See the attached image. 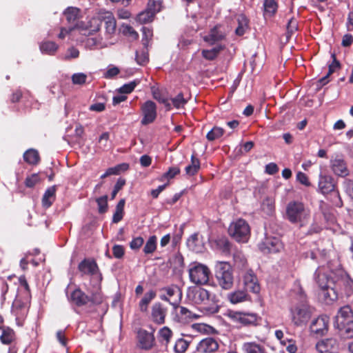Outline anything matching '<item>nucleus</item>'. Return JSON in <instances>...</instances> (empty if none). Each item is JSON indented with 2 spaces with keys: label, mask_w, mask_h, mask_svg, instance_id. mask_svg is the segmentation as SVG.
<instances>
[{
  "label": "nucleus",
  "mask_w": 353,
  "mask_h": 353,
  "mask_svg": "<svg viewBox=\"0 0 353 353\" xmlns=\"http://www.w3.org/2000/svg\"><path fill=\"white\" fill-rule=\"evenodd\" d=\"M187 296L189 301L199 305L201 311L205 314H215L219 311L215 294L205 288H190Z\"/></svg>",
  "instance_id": "f257e3e1"
},
{
  "label": "nucleus",
  "mask_w": 353,
  "mask_h": 353,
  "mask_svg": "<svg viewBox=\"0 0 353 353\" xmlns=\"http://www.w3.org/2000/svg\"><path fill=\"white\" fill-rule=\"evenodd\" d=\"M314 279L321 290L325 301L329 303L337 299L338 294L332 287V269L328 265L327 266L324 265L319 266L314 272Z\"/></svg>",
  "instance_id": "f03ea898"
},
{
  "label": "nucleus",
  "mask_w": 353,
  "mask_h": 353,
  "mask_svg": "<svg viewBox=\"0 0 353 353\" xmlns=\"http://www.w3.org/2000/svg\"><path fill=\"white\" fill-rule=\"evenodd\" d=\"M285 218L291 223L303 227L310 218V210L301 201H290L286 206Z\"/></svg>",
  "instance_id": "7ed1b4c3"
},
{
  "label": "nucleus",
  "mask_w": 353,
  "mask_h": 353,
  "mask_svg": "<svg viewBox=\"0 0 353 353\" xmlns=\"http://www.w3.org/2000/svg\"><path fill=\"white\" fill-rule=\"evenodd\" d=\"M292 323L296 326H302L310 319L312 311L306 302L304 293L300 294V301L292 303L289 308Z\"/></svg>",
  "instance_id": "20e7f679"
},
{
  "label": "nucleus",
  "mask_w": 353,
  "mask_h": 353,
  "mask_svg": "<svg viewBox=\"0 0 353 353\" xmlns=\"http://www.w3.org/2000/svg\"><path fill=\"white\" fill-rule=\"evenodd\" d=\"M215 278L219 285L223 290H229L234 284V276L232 266L228 262L217 261L215 265Z\"/></svg>",
  "instance_id": "39448f33"
},
{
  "label": "nucleus",
  "mask_w": 353,
  "mask_h": 353,
  "mask_svg": "<svg viewBox=\"0 0 353 353\" xmlns=\"http://www.w3.org/2000/svg\"><path fill=\"white\" fill-rule=\"evenodd\" d=\"M228 233L236 241L245 243L250 236V228L246 221L238 219L230 223Z\"/></svg>",
  "instance_id": "423d86ee"
},
{
  "label": "nucleus",
  "mask_w": 353,
  "mask_h": 353,
  "mask_svg": "<svg viewBox=\"0 0 353 353\" xmlns=\"http://www.w3.org/2000/svg\"><path fill=\"white\" fill-rule=\"evenodd\" d=\"M190 281L196 285L206 284L210 278V270L207 265L192 262L188 266Z\"/></svg>",
  "instance_id": "0eeeda50"
},
{
  "label": "nucleus",
  "mask_w": 353,
  "mask_h": 353,
  "mask_svg": "<svg viewBox=\"0 0 353 353\" xmlns=\"http://www.w3.org/2000/svg\"><path fill=\"white\" fill-rule=\"evenodd\" d=\"M260 250L265 253H277L283 249V244L278 236L265 234L263 241L259 244Z\"/></svg>",
  "instance_id": "6e6552de"
},
{
  "label": "nucleus",
  "mask_w": 353,
  "mask_h": 353,
  "mask_svg": "<svg viewBox=\"0 0 353 353\" xmlns=\"http://www.w3.org/2000/svg\"><path fill=\"white\" fill-rule=\"evenodd\" d=\"M330 319L327 316L321 315L312 320L310 332L312 336L321 337L325 335L328 331Z\"/></svg>",
  "instance_id": "1a4fd4ad"
},
{
  "label": "nucleus",
  "mask_w": 353,
  "mask_h": 353,
  "mask_svg": "<svg viewBox=\"0 0 353 353\" xmlns=\"http://www.w3.org/2000/svg\"><path fill=\"white\" fill-rule=\"evenodd\" d=\"M161 291L165 294H161L160 298L163 301H168L174 308L177 307L181 299L182 293L180 288L176 285H172L162 288Z\"/></svg>",
  "instance_id": "9d476101"
},
{
  "label": "nucleus",
  "mask_w": 353,
  "mask_h": 353,
  "mask_svg": "<svg viewBox=\"0 0 353 353\" xmlns=\"http://www.w3.org/2000/svg\"><path fill=\"white\" fill-rule=\"evenodd\" d=\"M143 118L141 123L143 125L153 123L157 117V105L150 100L146 101L141 107Z\"/></svg>",
  "instance_id": "9b49d317"
},
{
  "label": "nucleus",
  "mask_w": 353,
  "mask_h": 353,
  "mask_svg": "<svg viewBox=\"0 0 353 353\" xmlns=\"http://www.w3.org/2000/svg\"><path fill=\"white\" fill-rule=\"evenodd\" d=\"M98 19L105 23V34L110 38L116 31V19L113 14L108 11L102 10L98 14Z\"/></svg>",
  "instance_id": "f8f14e48"
},
{
  "label": "nucleus",
  "mask_w": 353,
  "mask_h": 353,
  "mask_svg": "<svg viewBox=\"0 0 353 353\" xmlns=\"http://www.w3.org/2000/svg\"><path fill=\"white\" fill-rule=\"evenodd\" d=\"M137 338L141 349L150 350L154 345L155 339L153 332L140 329L137 333Z\"/></svg>",
  "instance_id": "ddd939ff"
},
{
  "label": "nucleus",
  "mask_w": 353,
  "mask_h": 353,
  "mask_svg": "<svg viewBox=\"0 0 353 353\" xmlns=\"http://www.w3.org/2000/svg\"><path fill=\"white\" fill-rule=\"evenodd\" d=\"M338 327L353 321V309L350 305L341 307L336 316Z\"/></svg>",
  "instance_id": "4468645a"
},
{
  "label": "nucleus",
  "mask_w": 353,
  "mask_h": 353,
  "mask_svg": "<svg viewBox=\"0 0 353 353\" xmlns=\"http://www.w3.org/2000/svg\"><path fill=\"white\" fill-rule=\"evenodd\" d=\"M68 299L71 303L78 307L85 305L90 302V296L80 288L74 290L70 294L68 295Z\"/></svg>",
  "instance_id": "2eb2a0df"
},
{
  "label": "nucleus",
  "mask_w": 353,
  "mask_h": 353,
  "mask_svg": "<svg viewBox=\"0 0 353 353\" xmlns=\"http://www.w3.org/2000/svg\"><path fill=\"white\" fill-rule=\"evenodd\" d=\"M219 347L217 341L212 337L202 339L196 345V351L200 353H212Z\"/></svg>",
  "instance_id": "dca6fc26"
},
{
  "label": "nucleus",
  "mask_w": 353,
  "mask_h": 353,
  "mask_svg": "<svg viewBox=\"0 0 353 353\" xmlns=\"http://www.w3.org/2000/svg\"><path fill=\"white\" fill-rule=\"evenodd\" d=\"M319 190L323 194H327L336 188L334 179L328 175H319Z\"/></svg>",
  "instance_id": "f3484780"
},
{
  "label": "nucleus",
  "mask_w": 353,
  "mask_h": 353,
  "mask_svg": "<svg viewBox=\"0 0 353 353\" xmlns=\"http://www.w3.org/2000/svg\"><path fill=\"white\" fill-rule=\"evenodd\" d=\"M78 269L82 275H94L99 271L97 263L90 259H85L83 260L79 264Z\"/></svg>",
  "instance_id": "a211bd4d"
},
{
  "label": "nucleus",
  "mask_w": 353,
  "mask_h": 353,
  "mask_svg": "<svg viewBox=\"0 0 353 353\" xmlns=\"http://www.w3.org/2000/svg\"><path fill=\"white\" fill-rule=\"evenodd\" d=\"M330 166L333 172L337 176L345 177L349 174L346 163L342 158L336 157L332 160Z\"/></svg>",
  "instance_id": "6ab92c4d"
},
{
  "label": "nucleus",
  "mask_w": 353,
  "mask_h": 353,
  "mask_svg": "<svg viewBox=\"0 0 353 353\" xmlns=\"http://www.w3.org/2000/svg\"><path fill=\"white\" fill-rule=\"evenodd\" d=\"M225 37V33L223 30L222 27L221 26H216L211 29L209 34L204 37V40L211 45H213L215 43L223 40Z\"/></svg>",
  "instance_id": "aec40b11"
},
{
  "label": "nucleus",
  "mask_w": 353,
  "mask_h": 353,
  "mask_svg": "<svg viewBox=\"0 0 353 353\" xmlns=\"http://www.w3.org/2000/svg\"><path fill=\"white\" fill-rule=\"evenodd\" d=\"M167 310L161 303H157L152 307V319L157 324H163L165 322Z\"/></svg>",
  "instance_id": "412c9836"
},
{
  "label": "nucleus",
  "mask_w": 353,
  "mask_h": 353,
  "mask_svg": "<svg viewBox=\"0 0 353 353\" xmlns=\"http://www.w3.org/2000/svg\"><path fill=\"white\" fill-rule=\"evenodd\" d=\"M113 41H103V39L98 36L90 37L85 40V46L90 49H100L106 48L114 44Z\"/></svg>",
  "instance_id": "4be33fe9"
},
{
  "label": "nucleus",
  "mask_w": 353,
  "mask_h": 353,
  "mask_svg": "<svg viewBox=\"0 0 353 353\" xmlns=\"http://www.w3.org/2000/svg\"><path fill=\"white\" fill-rule=\"evenodd\" d=\"M79 9L75 7H69L63 12L67 22L70 27L76 29L77 26V21L79 17Z\"/></svg>",
  "instance_id": "5701e85b"
},
{
  "label": "nucleus",
  "mask_w": 353,
  "mask_h": 353,
  "mask_svg": "<svg viewBox=\"0 0 353 353\" xmlns=\"http://www.w3.org/2000/svg\"><path fill=\"white\" fill-rule=\"evenodd\" d=\"M336 345V341L332 338L319 341L316 344V349L319 353H330Z\"/></svg>",
  "instance_id": "b1692460"
},
{
  "label": "nucleus",
  "mask_w": 353,
  "mask_h": 353,
  "mask_svg": "<svg viewBox=\"0 0 353 353\" xmlns=\"http://www.w3.org/2000/svg\"><path fill=\"white\" fill-rule=\"evenodd\" d=\"M229 316L234 321L239 322L243 324H250L254 322L256 319L255 316L253 314L240 312H231Z\"/></svg>",
  "instance_id": "393cba45"
},
{
  "label": "nucleus",
  "mask_w": 353,
  "mask_h": 353,
  "mask_svg": "<svg viewBox=\"0 0 353 353\" xmlns=\"http://www.w3.org/2000/svg\"><path fill=\"white\" fill-rule=\"evenodd\" d=\"M236 20L238 26L235 30V33L238 36H242L248 29L249 20L244 14H239L236 16Z\"/></svg>",
  "instance_id": "a878e982"
},
{
  "label": "nucleus",
  "mask_w": 353,
  "mask_h": 353,
  "mask_svg": "<svg viewBox=\"0 0 353 353\" xmlns=\"http://www.w3.org/2000/svg\"><path fill=\"white\" fill-rule=\"evenodd\" d=\"M56 186L48 188L42 198V205L44 208H49L52 205L56 198Z\"/></svg>",
  "instance_id": "bb28decb"
},
{
  "label": "nucleus",
  "mask_w": 353,
  "mask_h": 353,
  "mask_svg": "<svg viewBox=\"0 0 353 353\" xmlns=\"http://www.w3.org/2000/svg\"><path fill=\"white\" fill-rule=\"evenodd\" d=\"M243 353H266L264 346L256 342H245L242 345Z\"/></svg>",
  "instance_id": "cd10ccee"
},
{
  "label": "nucleus",
  "mask_w": 353,
  "mask_h": 353,
  "mask_svg": "<svg viewBox=\"0 0 353 353\" xmlns=\"http://www.w3.org/2000/svg\"><path fill=\"white\" fill-rule=\"evenodd\" d=\"M228 301L233 303L236 304L243 302L247 300L248 294L246 291L243 290H237L234 292H230L227 295Z\"/></svg>",
  "instance_id": "c85d7f7f"
},
{
  "label": "nucleus",
  "mask_w": 353,
  "mask_h": 353,
  "mask_svg": "<svg viewBox=\"0 0 353 353\" xmlns=\"http://www.w3.org/2000/svg\"><path fill=\"white\" fill-rule=\"evenodd\" d=\"M39 48L43 54L54 55L59 48V46L54 41H45L40 43Z\"/></svg>",
  "instance_id": "c756f323"
},
{
  "label": "nucleus",
  "mask_w": 353,
  "mask_h": 353,
  "mask_svg": "<svg viewBox=\"0 0 353 353\" xmlns=\"http://www.w3.org/2000/svg\"><path fill=\"white\" fill-rule=\"evenodd\" d=\"M150 7L149 6L148 9L137 15V21L143 24L151 22L153 20L156 10L154 9L152 10Z\"/></svg>",
  "instance_id": "7c9ffc66"
},
{
  "label": "nucleus",
  "mask_w": 353,
  "mask_h": 353,
  "mask_svg": "<svg viewBox=\"0 0 353 353\" xmlns=\"http://www.w3.org/2000/svg\"><path fill=\"white\" fill-rule=\"evenodd\" d=\"M332 58L333 59V61L332 63L329 65V70L327 74L325 77L319 79V83L321 85L327 84L329 82V76L340 68V63L336 60L334 54H332Z\"/></svg>",
  "instance_id": "2f4dec72"
},
{
  "label": "nucleus",
  "mask_w": 353,
  "mask_h": 353,
  "mask_svg": "<svg viewBox=\"0 0 353 353\" xmlns=\"http://www.w3.org/2000/svg\"><path fill=\"white\" fill-rule=\"evenodd\" d=\"M156 292L153 290L145 293L139 304L141 311L145 312L148 310V305L156 297Z\"/></svg>",
  "instance_id": "473e14b6"
},
{
  "label": "nucleus",
  "mask_w": 353,
  "mask_h": 353,
  "mask_svg": "<svg viewBox=\"0 0 353 353\" xmlns=\"http://www.w3.org/2000/svg\"><path fill=\"white\" fill-rule=\"evenodd\" d=\"M157 248V237L155 235L150 236L146 241L143 252L145 255L153 254Z\"/></svg>",
  "instance_id": "72a5a7b5"
},
{
  "label": "nucleus",
  "mask_w": 353,
  "mask_h": 353,
  "mask_svg": "<svg viewBox=\"0 0 353 353\" xmlns=\"http://www.w3.org/2000/svg\"><path fill=\"white\" fill-rule=\"evenodd\" d=\"M23 159L28 164L37 165L40 160L37 150L29 149L23 154Z\"/></svg>",
  "instance_id": "f704fd0d"
},
{
  "label": "nucleus",
  "mask_w": 353,
  "mask_h": 353,
  "mask_svg": "<svg viewBox=\"0 0 353 353\" xmlns=\"http://www.w3.org/2000/svg\"><path fill=\"white\" fill-rule=\"evenodd\" d=\"M125 201L124 199H121L116 205L115 212L112 216V223H117L123 219L124 214V206Z\"/></svg>",
  "instance_id": "c9c22d12"
},
{
  "label": "nucleus",
  "mask_w": 353,
  "mask_h": 353,
  "mask_svg": "<svg viewBox=\"0 0 353 353\" xmlns=\"http://www.w3.org/2000/svg\"><path fill=\"white\" fill-rule=\"evenodd\" d=\"M200 168V161L194 154L191 157V164L185 167V173L189 176L195 175Z\"/></svg>",
  "instance_id": "e433bc0d"
},
{
  "label": "nucleus",
  "mask_w": 353,
  "mask_h": 353,
  "mask_svg": "<svg viewBox=\"0 0 353 353\" xmlns=\"http://www.w3.org/2000/svg\"><path fill=\"white\" fill-rule=\"evenodd\" d=\"M152 96L155 100H157L160 103L163 104L167 110H170L172 109V105L170 100L168 99V97L163 94L160 92V90H152Z\"/></svg>",
  "instance_id": "4c0bfd02"
},
{
  "label": "nucleus",
  "mask_w": 353,
  "mask_h": 353,
  "mask_svg": "<svg viewBox=\"0 0 353 353\" xmlns=\"http://www.w3.org/2000/svg\"><path fill=\"white\" fill-rule=\"evenodd\" d=\"M135 60L140 65H144L149 61L148 52L147 47L136 52Z\"/></svg>",
  "instance_id": "58836bf2"
},
{
  "label": "nucleus",
  "mask_w": 353,
  "mask_h": 353,
  "mask_svg": "<svg viewBox=\"0 0 353 353\" xmlns=\"http://www.w3.org/2000/svg\"><path fill=\"white\" fill-rule=\"evenodd\" d=\"M263 7L265 14L271 17L277 10V3L274 0H264Z\"/></svg>",
  "instance_id": "ea45409f"
},
{
  "label": "nucleus",
  "mask_w": 353,
  "mask_h": 353,
  "mask_svg": "<svg viewBox=\"0 0 353 353\" xmlns=\"http://www.w3.org/2000/svg\"><path fill=\"white\" fill-rule=\"evenodd\" d=\"M172 332L168 327H163L159 331V339L162 343L168 345L172 338Z\"/></svg>",
  "instance_id": "a19ab883"
},
{
  "label": "nucleus",
  "mask_w": 353,
  "mask_h": 353,
  "mask_svg": "<svg viewBox=\"0 0 353 353\" xmlns=\"http://www.w3.org/2000/svg\"><path fill=\"white\" fill-rule=\"evenodd\" d=\"M222 49L223 46H219L210 50H203L202 51V55L208 60H213L217 57Z\"/></svg>",
  "instance_id": "79ce46f5"
},
{
  "label": "nucleus",
  "mask_w": 353,
  "mask_h": 353,
  "mask_svg": "<svg viewBox=\"0 0 353 353\" xmlns=\"http://www.w3.org/2000/svg\"><path fill=\"white\" fill-rule=\"evenodd\" d=\"M224 134V130L221 127H214L210 131H209L206 135V138L208 141H212L220 137Z\"/></svg>",
  "instance_id": "37998d69"
},
{
  "label": "nucleus",
  "mask_w": 353,
  "mask_h": 353,
  "mask_svg": "<svg viewBox=\"0 0 353 353\" xmlns=\"http://www.w3.org/2000/svg\"><path fill=\"white\" fill-rule=\"evenodd\" d=\"M140 83V81L139 79H135L132 81H130L128 83L124 84L121 88L118 89V92L120 94H130L131 93L136 86Z\"/></svg>",
  "instance_id": "c03bdc74"
},
{
  "label": "nucleus",
  "mask_w": 353,
  "mask_h": 353,
  "mask_svg": "<svg viewBox=\"0 0 353 353\" xmlns=\"http://www.w3.org/2000/svg\"><path fill=\"white\" fill-rule=\"evenodd\" d=\"M170 100L171 105H173L176 109L184 107L188 102V100L184 98L181 92L179 93L175 97L172 98Z\"/></svg>",
  "instance_id": "a18cd8bd"
},
{
  "label": "nucleus",
  "mask_w": 353,
  "mask_h": 353,
  "mask_svg": "<svg viewBox=\"0 0 353 353\" xmlns=\"http://www.w3.org/2000/svg\"><path fill=\"white\" fill-rule=\"evenodd\" d=\"M189 346V342L181 338L176 340L174 346V350L176 353H184Z\"/></svg>",
  "instance_id": "49530a36"
},
{
  "label": "nucleus",
  "mask_w": 353,
  "mask_h": 353,
  "mask_svg": "<svg viewBox=\"0 0 353 353\" xmlns=\"http://www.w3.org/2000/svg\"><path fill=\"white\" fill-rule=\"evenodd\" d=\"M339 327L341 330L344 337L353 338V320L345 325L339 326Z\"/></svg>",
  "instance_id": "de8ad7c7"
},
{
  "label": "nucleus",
  "mask_w": 353,
  "mask_h": 353,
  "mask_svg": "<svg viewBox=\"0 0 353 353\" xmlns=\"http://www.w3.org/2000/svg\"><path fill=\"white\" fill-rule=\"evenodd\" d=\"M14 339V332L10 329L3 331L0 340L3 344H10Z\"/></svg>",
  "instance_id": "09e8293b"
},
{
  "label": "nucleus",
  "mask_w": 353,
  "mask_h": 353,
  "mask_svg": "<svg viewBox=\"0 0 353 353\" xmlns=\"http://www.w3.org/2000/svg\"><path fill=\"white\" fill-rule=\"evenodd\" d=\"M298 30V22L294 18H291L287 24V38L289 39Z\"/></svg>",
  "instance_id": "8fccbe9b"
},
{
  "label": "nucleus",
  "mask_w": 353,
  "mask_h": 353,
  "mask_svg": "<svg viewBox=\"0 0 353 353\" xmlns=\"http://www.w3.org/2000/svg\"><path fill=\"white\" fill-rule=\"evenodd\" d=\"M96 201L98 205L99 212L101 214L105 212L108 209V196L104 195L97 198Z\"/></svg>",
  "instance_id": "3c124183"
},
{
  "label": "nucleus",
  "mask_w": 353,
  "mask_h": 353,
  "mask_svg": "<svg viewBox=\"0 0 353 353\" xmlns=\"http://www.w3.org/2000/svg\"><path fill=\"white\" fill-rule=\"evenodd\" d=\"M216 244L222 252L225 254H228L230 252L231 245L227 239H219L216 241Z\"/></svg>",
  "instance_id": "603ef678"
},
{
  "label": "nucleus",
  "mask_w": 353,
  "mask_h": 353,
  "mask_svg": "<svg viewBox=\"0 0 353 353\" xmlns=\"http://www.w3.org/2000/svg\"><path fill=\"white\" fill-rule=\"evenodd\" d=\"M72 82L75 85H82L85 83L87 75L83 72L74 73L71 77Z\"/></svg>",
  "instance_id": "864d4df0"
},
{
  "label": "nucleus",
  "mask_w": 353,
  "mask_h": 353,
  "mask_svg": "<svg viewBox=\"0 0 353 353\" xmlns=\"http://www.w3.org/2000/svg\"><path fill=\"white\" fill-rule=\"evenodd\" d=\"M329 194H330L332 196L331 201L332 202L333 205L339 208L343 206V201L341 197L340 196L339 191L336 188L332 192H330Z\"/></svg>",
  "instance_id": "5fc2aeb1"
},
{
  "label": "nucleus",
  "mask_w": 353,
  "mask_h": 353,
  "mask_svg": "<svg viewBox=\"0 0 353 353\" xmlns=\"http://www.w3.org/2000/svg\"><path fill=\"white\" fill-rule=\"evenodd\" d=\"M143 32V39H142V43L144 47H148V43L152 37V30L147 27H143L142 29Z\"/></svg>",
  "instance_id": "6e6d98bb"
},
{
  "label": "nucleus",
  "mask_w": 353,
  "mask_h": 353,
  "mask_svg": "<svg viewBox=\"0 0 353 353\" xmlns=\"http://www.w3.org/2000/svg\"><path fill=\"white\" fill-rule=\"evenodd\" d=\"M128 168L127 163L117 165L114 167L109 168L106 170L109 175H117L120 173L121 170H126Z\"/></svg>",
  "instance_id": "4d7b16f0"
},
{
  "label": "nucleus",
  "mask_w": 353,
  "mask_h": 353,
  "mask_svg": "<svg viewBox=\"0 0 353 353\" xmlns=\"http://www.w3.org/2000/svg\"><path fill=\"white\" fill-rule=\"evenodd\" d=\"M180 173V169L178 167H171L169 168V170L165 172L161 178V180L163 179H171L174 178L176 175Z\"/></svg>",
  "instance_id": "13d9d810"
},
{
  "label": "nucleus",
  "mask_w": 353,
  "mask_h": 353,
  "mask_svg": "<svg viewBox=\"0 0 353 353\" xmlns=\"http://www.w3.org/2000/svg\"><path fill=\"white\" fill-rule=\"evenodd\" d=\"M144 243L143 238L141 236L134 237L130 243V248L132 250H137L141 248Z\"/></svg>",
  "instance_id": "bf43d9fd"
},
{
  "label": "nucleus",
  "mask_w": 353,
  "mask_h": 353,
  "mask_svg": "<svg viewBox=\"0 0 353 353\" xmlns=\"http://www.w3.org/2000/svg\"><path fill=\"white\" fill-rule=\"evenodd\" d=\"M319 256L321 257L320 260L318 261L319 263H323L325 261V256L319 250L316 251H310L307 253L306 258H310L312 260H316Z\"/></svg>",
  "instance_id": "052dcab7"
},
{
  "label": "nucleus",
  "mask_w": 353,
  "mask_h": 353,
  "mask_svg": "<svg viewBox=\"0 0 353 353\" xmlns=\"http://www.w3.org/2000/svg\"><path fill=\"white\" fill-rule=\"evenodd\" d=\"M125 184V180L124 179L119 178L117 180L116 184L114 185V187L112 192V194H111L112 199H114L115 198V196L117 194V193L119 192V191L123 188V187L124 186Z\"/></svg>",
  "instance_id": "680f3d73"
},
{
  "label": "nucleus",
  "mask_w": 353,
  "mask_h": 353,
  "mask_svg": "<svg viewBox=\"0 0 353 353\" xmlns=\"http://www.w3.org/2000/svg\"><path fill=\"white\" fill-rule=\"evenodd\" d=\"M39 176L37 174H33L26 179L25 184L28 188H32L39 183Z\"/></svg>",
  "instance_id": "e2e57ef3"
},
{
  "label": "nucleus",
  "mask_w": 353,
  "mask_h": 353,
  "mask_svg": "<svg viewBox=\"0 0 353 353\" xmlns=\"http://www.w3.org/2000/svg\"><path fill=\"white\" fill-rule=\"evenodd\" d=\"M123 33L126 36L131 37L133 39H137L139 37L138 33L129 25L123 26Z\"/></svg>",
  "instance_id": "0e129e2a"
},
{
  "label": "nucleus",
  "mask_w": 353,
  "mask_h": 353,
  "mask_svg": "<svg viewBox=\"0 0 353 353\" xmlns=\"http://www.w3.org/2000/svg\"><path fill=\"white\" fill-rule=\"evenodd\" d=\"M256 279H257V278H256V275L254 274V272L251 270H248L243 276V282H244L245 286L252 282L255 281V280H256Z\"/></svg>",
  "instance_id": "69168bd1"
},
{
  "label": "nucleus",
  "mask_w": 353,
  "mask_h": 353,
  "mask_svg": "<svg viewBox=\"0 0 353 353\" xmlns=\"http://www.w3.org/2000/svg\"><path fill=\"white\" fill-rule=\"evenodd\" d=\"M113 256L116 259H121L125 254V250L123 245H114L112 248Z\"/></svg>",
  "instance_id": "338daca9"
},
{
  "label": "nucleus",
  "mask_w": 353,
  "mask_h": 353,
  "mask_svg": "<svg viewBox=\"0 0 353 353\" xmlns=\"http://www.w3.org/2000/svg\"><path fill=\"white\" fill-rule=\"evenodd\" d=\"M296 180L302 185H303L306 187L310 186L311 183L309 181L307 176L305 173H303L302 172H299L296 174Z\"/></svg>",
  "instance_id": "774afa93"
}]
</instances>
